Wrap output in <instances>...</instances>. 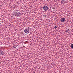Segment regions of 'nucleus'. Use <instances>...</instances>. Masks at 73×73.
Instances as JSON below:
<instances>
[{
	"label": "nucleus",
	"instance_id": "nucleus-6",
	"mask_svg": "<svg viewBox=\"0 0 73 73\" xmlns=\"http://www.w3.org/2000/svg\"><path fill=\"white\" fill-rule=\"evenodd\" d=\"M66 32L68 33H69V29H67L66 30Z\"/></svg>",
	"mask_w": 73,
	"mask_h": 73
},
{
	"label": "nucleus",
	"instance_id": "nucleus-3",
	"mask_svg": "<svg viewBox=\"0 0 73 73\" xmlns=\"http://www.w3.org/2000/svg\"><path fill=\"white\" fill-rule=\"evenodd\" d=\"M43 8L45 11H46L48 10V7L46 6L43 7Z\"/></svg>",
	"mask_w": 73,
	"mask_h": 73
},
{
	"label": "nucleus",
	"instance_id": "nucleus-11",
	"mask_svg": "<svg viewBox=\"0 0 73 73\" xmlns=\"http://www.w3.org/2000/svg\"><path fill=\"white\" fill-rule=\"evenodd\" d=\"M33 73H35V72H34Z\"/></svg>",
	"mask_w": 73,
	"mask_h": 73
},
{
	"label": "nucleus",
	"instance_id": "nucleus-2",
	"mask_svg": "<svg viewBox=\"0 0 73 73\" xmlns=\"http://www.w3.org/2000/svg\"><path fill=\"white\" fill-rule=\"evenodd\" d=\"M15 16H20L21 15V13H20V12H19V13H15Z\"/></svg>",
	"mask_w": 73,
	"mask_h": 73
},
{
	"label": "nucleus",
	"instance_id": "nucleus-5",
	"mask_svg": "<svg viewBox=\"0 0 73 73\" xmlns=\"http://www.w3.org/2000/svg\"><path fill=\"white\" fill-rule=\"evenodd\" d=\"M61 3H62V4H64L65 3H66V1H65V0H62L61 1Z\"/></svg>",
	"mask_w": 73,
	"mask_h": 73
},
{
	"label": "nucleus",
	"instance_id": "nucleus-4",
	"mask_svg": "<svg viewBox=\"0 0 73 73\" xmlns=\"http://www.w3.org/2000/svg\"><path fill=\"white\" fill-rule=\"evenodd\" d=\"M65 21V18H62L60 19V21L62 23H64Z\"/></svg>",
	"mask_w": 73,
	"mask_h": 73
},
{
	"label": "nucleus",
	"instance_id": "nucleus-8",
	"mask_svg": "<svg viewBox=\"0 0 73 73\" xmlns=\"http://www.w3.org/2000/svg\"><path fill=\"white\" fill-rule=\"evenodd\" d=\"M17 46V45H15L13 46V48H16Z\"/></svg>",
	"mask_w": 73,
	"mask_h": 73
},
{
	"label": "nucleus",
	"instance_id": "nucleus-7",
	"mask_svg": "<svg viewBox=\"0 0 73 73\" xmlns=\"http://www.w3.org/2000/svg\"><path fill=\"white\" fill-rule=\"evenodd\" d=\"M0 54L1 55L3 54V51H0Z\"/></svg>",
	"mask_w": 73,
	"mask_h": 73
},
{
	"label": "nucleus",
	"instance_id": "nucleus-1",
	"mask_svg": "<svg viewBox=\"0 0 73 73\" xmlns=\"http://www.w3.org/2000/svg\"><path fill=\"white\" fill-rule=\"evenodd\" d=\"M29 29H27V28L25 29L24 30L25 33H27V34L29 33Z\"/></svg>",
	"mask_w": 73,
	"mask_h": 73
},
{
	"label": "nucleus",
	"instance_id": "nucleus-9",
	"mask_svg": "<svg viewBox=\"0 0 73 73\" xmlns=\"http://www.w3.org/2000/svg\"><path fill=\"white\" fill-rule=\"evenodd\" d=\"M70 47L71 48H73V44L71 45Z\"/></svg>",
	"mask_w": 73,
	"mask_h": 73
},
{
	"label": "nucleus",
	"instance_id": "nucleus-10",
	"mask_svg": "<svg viewBox=\"0 0 73 73\" xmlns=\"http://www.w3.org/2000/svg\"><path fill=\"white\" fill-rule=\"evenodd\" d=\"M57 26H55V27H54L55 29H57Z\"/></svg>",
	"mask_w": 73,
	"mask_h": 73
}]
</instances>
